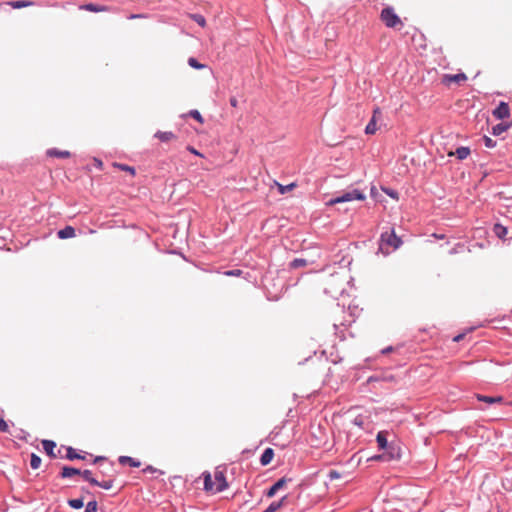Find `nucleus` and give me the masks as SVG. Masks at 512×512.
<instances>
[{
	"mask_svg": "<svg viewBox=\"0 0 512 512\" xmlns=\"http://www.w3.org/2000/svg\"><path fill=\"white\" fill-rule=\"evenodd\" d=\"M57 235L60 239H68L75 237L76 232L72 226H66L63 229L59 230Z\"/></svg>",
	"mask_w": 512,
	"mask_h": 512,
	"instance_id": "9d476101",
	"label": "nucleus"
},
{
	"mask_svg": "<svg viewBox=\"0 0 512 512\" xmlns=\"http://www.w3.org/2000/svg\"><path fill=\"white\" fill-rule=\"evenodd\" d=\"M80 474H81V471L79 469H76V468H73V467L64 466L62 468L61 477L69 478V477H72L74 475H80Z\"/></svg>",
	"mask_w": 512,
	"mask_h": 512,
	"instance_id": "dca6fc26",
	"label": "nucleus"
},
{
	"mask_svg": "<svg viewBox=\"0 0 512 512\" xmlns=\"http://www.w3.org/2000/svg\"><path fill=\"white\" fill-rule=\"evenodd\" d=\"M241 273H242V271H241V270H238V269H237V270H230V271H226V272H225V274H226L227 276H240V275H241Z\"/></svg>",
	"mask_w": 512,
	"mask_h": 512,
	"instance_id": "a19ab883",
	"label": "nucleus"
},
{
	"mask_svg": "<svg viewBox=\"0 0 512 512\" xmlns=\"http://www.w3.org/2000/svg\"><path fill=\"white\" fill-rule=\"evenodd\" d=\"M477 399L488 404L500 403L502 401V397H490L484 395H477Z\"/></svg>",
	"mask_w": 512,
	"mask_h": 512,
	"instance_id": "4be33fe9",
	"label": "nucleus"
},
{
	"mask_svg": "<svg viewBox=\"0 0 512 512\" xmlns=\"http://www.w3.org/2000/svg\"><path fill=\"white\" fill-rule=\"evenodd\" d=\"M273 457H274V451L272 448H267L265 449V451L263 452L261 458H260V463L263 465V466H266L268 464L271 463V461L273 460Z\"/></svg>",
	"mask_w": 512,
	"mask_h": 512,
	"instance_id": "f8f14e48",
	"label": "nucleus"
},
{
	"mask_svg": "<svg viewBox=\"0 0 512 512\" xmlns=\"http://www.w3.org/2000/svg\"><path fill=\"white\" fill-rule=\"evenodd\" d=\"M493 232L495 233V235L497 237H499L500 239H503L507 235L508 231H507L506 227H504L503 225L497 223L493 227Z\"/></svg>",
	"mask_w": 512,
	"mask_h": 512,
	"instance_id": "aec40b11",
	"label": "nucleus"
},
{
	"mask_svg": "<svg viewBox=\"0 0 512 512\" xmlns=\"http://www.w3.org/2000/svg\"><path fill=\"white\" fill-rule=\"evenodd\" d=\"M143 471L154 473V472H156V468H154L153 466H147Z\"/></svg>",
	"mask_w": 512,
	"mask_h": 512,
	"instance_id": "de8ad7c7",
	"label": "nucleus"
},
{
	"mask_svg": "<svg viewBox=\"0 0 512 512\" xmlns=\"http://www.w3.org/2000/svg\"><path fill=\"white\" fill-rule=\"evenodd\" d=\"M393 351V347L392 346H389L385 349L382 350V353L383 354H386V353H389V352H392Z\"/></svg>",
	"mask_w": 512,
	"mask_h": 512,
	"instance_id": "09e8293b",
	"label": "nucleus"
},
{
	"mask_svg": "<svg viewBox=\"0 0 512 512\" xmlns=\"http://www.w3.org/2000/svg\"><path fill=\"white\" fill-rule=\"evenodd\" d=\"M286 499L287 496H284L281 500L272 502L263 512H276L283 506Z\"/></svg>",
	"mask_w": 512,
	"mask_h": 512,
	"instance_id": "a211bd4d",
	"label": "nucleus"
},
{
	"mask_svg": "<svg viewBox=\"0 0 512 512\" xmlns=\"http://www.w3.org/2000/svg\"><path fill=\"white\" fill-rule=\"evenodd\" d=\"M402 244V240L392 229L390 232H383L380 236L379 250L388 255L391 251L398 249Z\"/></svg>",
	"mask_w": 512,
	"mask_h": 512,
	"instance_id": "f03ea898",
	"label": "nucleus"
},
{
	"mask_svg": "<svg viewBox=\"0 0 512 512\" xmlns=\"http://www.w3.org/2000/svg\"><path fill=\"white\" fill-rule=\"evenodd\" d=\"M466 80L467 76L464 73H458L455 75L444 74L441 78V82L446 86H450L452 83L461 84Z\"/></svg>",
	"mask_w": 512,
	"mask_h": 512,
	"instance_id": "39448f33",
	"label": "nucleus"
},
{
	"mask_svg": "<svg viewBox=\"0 0 512 512\" xmlns=\"http://www.w3.org/2000/svg\"><path fill=\"white\" fill-rule=\"evenodd\" d=\"M230 104H231L232 107H237L238 101H237L236 97H231L230 98Z\"/></svg>",
	"mask_w": 512,
	"mask_h": 512,
	"instance_id": "49530a36",
	"label": "nucleus"
},
{
	"mask_svg": "<svg viewBox=\"0 0 512 512\" xmlns=\"http://www.w3.org/2000/svg\"><path fill=\"white\" fill-rule=\"evenodd\" d=\"M66 458L69 460L84 459V457L78 454L76 450L72 447L67 448Z\"/></svg>",
	"mask_w": 512,
	"mask_h": 512,
	"instance_id": "5701e85b",
	"label": "nucleus"
},
{
	"mask_svg": "<svg viewBox=\"0 0 512 512\" xmlns=\"http://www.w3.org/2000/svg\"><path fill=\"white\" fill-rule=\"evenodd\" d=\"M188 115L198 121L200 124L204 123V119L198 110L189 111Z\"/></svg>",
	"mask_w": 512,
	"mask_h": 512,
	"instance_id": "cd10ccee",
	"label": "nucleus"
},
{
	"mask_svg": "<svg viewBox=\"0 0 512 512\" xmlns=\"http://www.w3.org/2000/svg\"><path fill=\"white\" fill-rule=\"evenodd\" d=\"M190 18L193 19L196 23H198L201 27H205L206 20H205L204 16H202L200 14H191Z\"/></svg>",
	"mask_w": 512,
	"mask_h": 512,
	"instance_id": "bb28decb",
	"label": "nucleus"
},
{
	"mask_svg": "<svg viewBox=\"0 0 512 512\" xmlns=\"http://www.w3.org/2000/svg\"><path fill=\"white\" fill-rule=\"evenodd\" d=\"M483 140L487 148H493L496 145V142L493 141L490 137L484 136Z\"/></svg>",
	"mask_w": 512,
	"mask_h": 512,
	"instance_id": "c9c22d12",
	"label": "nucleus"
},
{
	"mask_svg": "<svg viewBox=\"0 0 512 512\" xmlns=\"http://www.w3.org/2000/svg\"><path fill=\"white\" fill-rule=\"evenodd\" d=\"M340 476H341L340 473L337 472L336 470H331L328 474V477L330 480L338 479V478H340Z\"/></svg>",
	"mask_w": 512,
	"mask_h": 512,
	"instance_id": "58836bf2",
	"label": "nucleus"
},
{
	"mask_svg": "<svg viewBox=\"0 0 512 512\" xmlns=\"http://www.w3.org/2000/svg\"><path fill=\"white\" fill-rule=\"evenodd\" d=\"M366 199V196L358 189H354L352 191L346 192L341 196L331 199L327 204L330 206L336 205L338 203L349 202L353 200L363 201Z\"/></svg>",
	"mask_w": 512,
	"mask_h": 512,
	"instance_id": "20e7f679",
	"label": "nucleus"
},
{
	"mask_svg": "<svg viewBox=\"0 0 512 512\" xmlns=\"http://www.w3.org/2000/svg\"><path fill=\"white\" fill-rule=\"evenodd\" d=\"M434 237L442 239L444 236L443 235H436V234H434Z\"/></svg>",
	"mask_w": 512,
	"mask_h": 512,
	"instance_id": "3c124183",
	"label": "nucleus"
},
{
	"mask_svg": "<svg viewBox=\"0 0 512 512\" xmlns=\"http://www.w3.org/2000/svg\"><path fill=\"white\" fill-rule=\"evenodd\" d=\"M30 465L33 469H38L41 465V458L36 454H32L31 460H30Z\"/></svg>",
	"mask_w": 512,
	"mask_h": 512,
	"instance_id": "a878e982",
	"label": "nucleus"
},
{
	"mask_svg": "<svg viewBox=\"0 0 512 512\" xmlns=\"http://www.w3.org/2000/svg\"><path fill=\"white\" fill-rule=\"evenodd\" d=\"M510 125L505 123H499L492 128V133L495 136L501 135L509 129Z\"/></svg>",
	"mask_w": 512,
	"mask_h": 512,
	"instance_id": "412c9836",
	"label": "nucleus"
},
{
	"mask_svg": "<svg viewBox=\"0 0 512 512\" xmlns=\"http://www.w3.org/2000/svg\"><path fill=\"white\" fill-rule=\"evenodd\" d=\"M202 476L204 479V489L207 492L216 494L228 487L224 472L218 468L214 471L213 475L209 472H204Z\"/></svg>",
	"mask_w": 512,
	"mask_h": 512,
	"instance_id": "f257e3e1",
	"label": "nucleus"
},
{
	"mask_svg": "<svg viewBox=\"0 0 512 512\" xmlns=\"http://www.w3.org/2000/svg\"><path fill=\"white\" fill-rule=\"evenodd\" d=\"M188 64L189 66H191L192 68L194 69H203L205 67V65L199 63L195 58L193 57H190L188 59Z\"/></svg>",
	"mask_w": 512,
	"mask_h": 512,
	"instance_id": "c756f323",
	"label": "nucleus"
},
{
	"mask_svg": "<svg viewBox=\"0 0 512 512\" xmlns=\"http://www.w3.org/2000/svg\"><path fill=\"white\" fill-rule=\"evenodd\" d=\"M187 150L190 151L194 155L203 157V155L199 151H197L194 147H192V146H188Z\"/></svg>",
	"mask_w": 512,
	"mask_h": 512,
	"instance_id": "79ce46f5",
	"label": "nucleus"
},
{
	"mask_svg": "<svg viewBox=\"0 0 512 512\" xmlns=\"http://www.w3.org/2000/svg\"><path fill=\"white\" fill-rule=\"evenodd\" d=\"M80 9L87 10L90 12H107V11H109L108 6L96 5L93 3L82 5V6H80Z\"/></svg>",
	"mask_w": 512,
	"mask_h": 512,
	"instance_id": "1a4fd4ad",
	"label": "nucleus"
},
{
	"mask_svg": "<svg viewBox=\"0 0 512 512\" xmlns=\"http://www.w3.org/2000/svg\"><path fill=\"white\" fill-rule=\"evenodd\" d=\"M380 19L388 28L402 26L400 17L395 13L392 7L384 8L380 13Z\"/></svg>",
	"mask_w": 512,
	"mask_h": 512,
	"instance_id": "7ed1b4c3",
	"label": "nucleus"
},
{
	"mask_svg": "<svg viewBox=\"0 0 512 512\" xmlns=\"http://www.w3.org/2000/svg\"><path fill=\"white\" fill-rule=\"evenodd\" d=\"M34 3L26 0L11 1L8 3L14 9H20L24 7L32 6Z\"/></svg>",
	"mask_w": 512,
	"mask_h": 512,
	"instance_id": "6ab92c4d",
	"label": "nucleus"
},
{
	"mask_svg": "<svg viewBox=\"0 0 512 512\" xmlns=\"http://www.w3.org/2000/svg\"><path fill=\"white\" fill-rule=\"evenodd\" d=\"M47 155L50 157H57V158H69L71 156L69 151H61L56 148L49 149L47 151Z\"/></svg>",
	"mask_w": 512,
	"mask_h": 512,
	"instance_id": "2eb2a0df",
	"label": "nucleus"
},
{
	"mask_svg": "<svg viewBox=\"0 0 512 512\" xmlns=\"http://www.w3.org/2000/svg\"><path fill=\"white\" fill-rule=\"evenodd\" d=\"M462 338H463V335H458V336H456V337L454 338V341H455V342H458V341H460Z\"/></svg>",
	"mask_w": 512,
	"mask_h": 512,
	"instance_id": "8fccbe9b",
	"label": "nucleus"
},
{
	"mask_svg": "<svg viewBox=\"0 0 512 512\" xmlns=\"http://www.w3.org/2000/svg\"><path fill=\"white\" fill-rule=\"evenodd\" d=\"M277 492H278V489H277V487L275 486V484H273V485L269 488V490H267V492H266V496H267L268 498H272V497H273Z\"/></svg>",
	"mask_w": 512,
	"mask_h": 512,
	"instance_id": "e433bc0d",
	"label": "nucleus"
},
{
	"mask_svg": "<svg viewBox=\"0 0 512 512\" xmlns=\"http://www.w3.org/2000/svg\"><path fill=\"white\" fill-rule=\"evenodd\" d=\"M385 192L391 196L392 198H395V199H398V194L397 192L393 191V190H385Z\"/></svg>",
	"mask_w": 512,
	"mask_h": 512,
	"instance_id": "37998d69",
	"label": "nucleus"
},
{
	"mask_svg": "<svg viewBox=\"0 0 512 512\" xmlns=\"http://www.w3.org/2000/svg\"><path fill=\"white\" fill-rule=\"evenodd\" d=\"M80 475H82V477L90 484H98V480L92 476V472L90 470H84Z\"/></svg>",
	"mask_w": 512,
	"mask_h": 512,
	"instance_id": "b1692460",
	"label": "nucleus"
},
{
	"mask_svg": "<svg viewBox=\"0 0 512 512\" xmlns=\"http://www.w3.org/2000/svg\"><path fill=\"white\" fill-rule=\"evenodd\" d=\"M448 155H455L459 160H464L470 155V149L468 147H459L455 152H449Z\"/></svg>",
	"mask_w": 512,
	"mask_h": 512,
	"instance_id": "9b49d317",
	"label": "nucleus"
},
{
	"mask_svg": "<svg viewBox=\"0 0 512 512\" xmlns=\"http://www.w3.org/2000/svg\"><path fill=\"white\" fill-rule=\"evenodd\" d=\"M296 187V184L295 183H291L289 185H286V186H283L281 184H278V188H279V192L281 194H285L286 192H289L291 191L292 189H294Z\"/></svg>",
	"mask_w": 512,
	"mask_h": 512,
	"instance_id": "7c9ffc66",
	"label": "nucleus"
},
{
	"mask_svg": "<svg viewBox=\"0 0 512 512\" xmlns=\"http://www.w3.org/2000/svg\"><path fill=\"white\" fill-rule=\"evenodd\" d=\"M493 116L498 120L506 119L510 116V107L506 102H500L499 105L493 110Z\"/></svg>",
	"mask_w": 512,
	"mask_h": 512,
	"instance_id": "0eeeda50",
	"label": "nucleus"
},
{
	"mask_svg": "<svg viewBox=\"0 0 512 512\" xmlns=\"http://www.w3.org/2000/svg\"><path fill=\"white\" fill-rule=\"evenodd\" d=\"M377 443H378V447L380 449H385L387 448V445H388V440H387V432L385 431H380L378 434H377Z\"/></svg>",
	"mask_w": 512,
	"mask_h": 512,
	"instance_id": "f3484780",
	"label": "nucleus"
},
{
	"mask_svg": "<svg viewBox=\"0 0 512 512\" xmlns=\"http://www.w3.org/2000/svg\"><path fill=\"white\" fill-rule=\"evenodd\" d=\"M98 508V504L96 501H90L86 505L85 512H96Z\"/></svg>",
	"mask_w": 512,
	"mask_h": 512,
	"instance_id": "473e14b6",
	"label": "nucleus"
},
{
	"mask_svg": "<svg viewBox=\"0 0 512 512\" xmlns=\"http://www.w3.org/2000/svg\"><path fill=\"white\" fill-rule=\"evenodd\" d=\"M8 431V424L4 419H0V432H7Z\"/></svg>",
	"mask_w": 512,
	"mask_h": 512,
	"instance_id": "ea45409f",
	"label": "nucleus"
},
{
	"mask_svg": "<svg viewBox=\"0 0 512 512\" xmlns=\"http://www.w3.org/2000/svg\"><path fill=\"white\" fill-rule=\"evenodd\" d=\"M289 480L285 477L279 479L277 482H275V486L277 487L278 491L284 488Z\"/></svg>",
	"mask_w": 512,
	"mask_h": 512,
	"instance_id": "f704fd0d",
	"label": "nucleus"
},
{
	"mask_svg": "<svg viewBox=\"0 0 512 512\" xmlns=\"http://www.w3.org/2000/svg\"><path fill=\"white\" fill-rule=\"evenodd\" d=\"M68 505L73 509H80L83 507L84 502L82 498L68 500Z\"/></svg>",
	"mask_w": 512,
	"mask_h": 512,
	"instance_id": "393cba45",
	"label": "nucleus"
},
{
	"mask_svg": "<svg viewBox=\"0 0 512 512\" xmlns=\"http://www.w3.org/2000/svg\"><path fill=\"white\" fill-rule=\"evenodd\" d=\"M277 492H278V489H277V487L275 486V484H273V485L269 488V490H267V492H266V496H267L268 498H272V497H273Z\"/></svg>",
	"mask_w": 512,
	"mask_h": 512,
	"instance_id": "4c0bfd02",
	"label": "nucleus"
},
{
	"mask_svg": "<svg viewBox=\"0 0 512 512\" xmlns=\"http://www.w3.org/2000/svg\"><path fill=\"white\" fill-rule=\"evenodd\" d=\"M119 463L122 465H129L131 467H140L141 466L140 461H138L132 457H129V456H120Z\"/></svg>",
	"mask_w": 512,
	"mask_h": 512,
	"instance_id": "4468645a",
	"label": "nucleus"
},
{
	"mask_svg": "<svg viewBox=\"0 0 512 512\" xmlns=\"http://www.w3.org/2000/svg\"><path fill=\"white\" fill-rule=\"evenodd\" d=\"M155 137L162 142H169L176 139V135L171 131H158L157 133H155Z\"/></svg>",
	"mask_w": 512,
	"mask_h": 512,
	"instance_id": "ddd939ff",
	"label": "nucleus"
},
{
	"mask_svg": "<svg viewBox=\"0 0 512 512\" xmlns=\"http://www.w3.org/2000/svg\"><path fill=\"white\" fill-rule=\"evenodd\" d=\"M381 116L382 113L380 108H375L373 111L372 118L365 128L366 134H374L378 130L377 121L381 118Z\"/></svg>",
	"mask_w": 512,
	"mask_h": 512,
	"instance_id": "423d86ee",
	"label": "nucleus"
},
{
	"mask_svg": "<svg viewBox=\"0 0 512 512\" xmlns=\"http://www.w3.org/2000/svg\"><path fill=\"white\" fill-rule=\"evenodd\" d=\"M115 166H117L121 170L128 171L132 175H135V169L133 167H131V166L124 165V164H115Z\"/></svg>",
	"mask_w": 512,
	"mask_h": 512,
	"instance_id": "72a5a7b5",
	"label": "nucleus"
},
{
	"mask_svg": "<svg viewBox=\"0 0 512 512\" xmlns=\"http://www.w3.org/2000/svg\"><path fill=\"white\" fill-rule=\"evenodd\" d=\"M94 485L99 486L105 490H109L113 487V480L98 481V484H94Z\"/></svg>",
	"mask_w": 512,
	"mask_h": 512,
	"instance_id": "c85d7f7f",
	"label": "nucleus"
},
{
	"mask_svg": "<svg viewBox=\"0 0 512 512\" xmlns=\"http://www.w3.org/2000/svg\"><path fill=\"white\" fill-rule=\"evenodd\" d=\"M42 446L44 451L47 453L48 456L51 458H56L57 454L54 453V449L56 448V443L52 440H43Z\"/></svg>",
	"mask_w": 512,
	"mask_h": 512,
	"instance_id": "6e6552de",
	"label": "nucleus"
},
{
	"mask_svg": "<svg viewBox=\"0 0 512 512\" xmlns=\"http://www.w3.org/2000/svg\"><path fill=\"white\" fill-rule=\"evenodd\" d=\"M128 18L129 19H138V18H146V16L143 14H131Z\"/></svg>",
	"mask_w": 512,
	"mask_h": 512,
	"instance_id": "c03bdc74",
	"label": "nucleus"
},
{
	"mask_svg": "<svg viewBox=\"0 0 512 512\" xmlns=\"http://www.w3.org/2000/svg\"><path fill=\"white\" fill-rule=\"evenodd\" d=\"M353 423H354L355 425H357V426H360V427H361V426H362V424H363V420H362V418H361V417H356V418L354 419Z\"/></svg>",
	"mask_w": 512,
	"mask_h": 512,
	"instance_id": "a18cd8bd",
	"label": "nucleus"
},
{
	"mask_svg": "<svg viewBox=\"0 0 512 512\" xmlns=\"http://www.w3.org/2000/svg\"><path fill=\"white\" fill-rule=\"evenodd\" d=\"M306 264H307V261L305 259H294L291 262V267L292 268H299V267L306 266Z\"/></svg>",
	"mask_w": 512,
	"mask_h": 512,
	"instance_id": "2f4dec72",
	"label": "nucleus"
}]
</instances>
